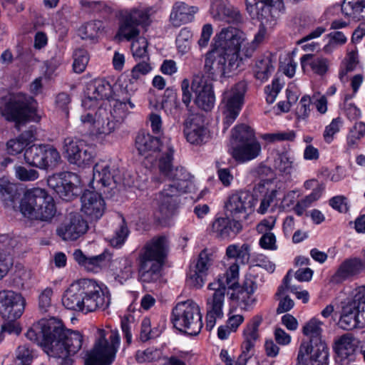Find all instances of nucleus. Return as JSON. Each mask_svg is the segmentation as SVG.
Returning a JSON list of instances; mask_svg holds the SVG:
<instances>
[{
    "mask_svg": "<svg viewBox=\"0 0 365 365\" xmlns=\"http://www.w3.org/2000/svg\"><path fill=\"white\" fill-rule=\"evenodd\" d=\"M74 178L75 175L71 173H61L50 176L47 180V183L59 197L69 201L75 196L76 190H77L72 181Z\"/></svg>",
    "mask_w": 365,
    "mask_h": 365,
    "instance_id": "obj_25",
    "label": "nucleus"
},
{
    "mask_svg": "<svg viewBox=\"0 0 365 365\" xmlns=\"http://www.w3.org/2000/svg\"><path fill=\"white\" fill-rule=\"evenodd\" d=\"M73 58V68L74 71L78 73H82L88 62L87 51L83 49H78L74 52Z\"/></svg>",
    "mask_w": 365,
    "mask_h": 365,
    "instance_id": "obj_59",
    "label": "nucleus"
},
{
    "mask_svg": "<svg viewBox=\"0 0 365 365\" xmlns=\"http://www.w3.org/2000/svg\"><path fill=\"white\" fill-rule=\"evenodd\" d=\"M278 195V190L273 189L267 192L263 198L260 201V204L257 211L261 215H264L269 211V208L271 207L272 211H274V207L277 205V197Z\"/></svg>",
    "mask_w": 365,
    "mask_h": 365,
    "instance_id": "obj_56",
    "label": "nucleus"
},
{
    "mask_svg": "<svg viewBox=\"0 0 365 365\" xmlns=\"http://www.w3.org/2000/svg\"><path fill=\"white\" fill-rule=\"evenodd\" d=\"M365 327V287L356 289L352 301L344 305V330Z\"/></svg>",
    "mask_w": 365,
    "mask_h": 365,
    "instance_id": "obj_15",
    "label": "nucleus"
},
{
    "mask_svg": "<svg viewBox=\"0 0 365 365\" xmlns=\"http://www.w3.org/2000/svg\"><path fill=\"white\" fill-rule=\"evenodd\" d=\"M363 67L359 61V52L355 45L349 46L346 54L344 58V76L350 71L362 70Z\"/></svg>",
    "mask_w": 365,
    "mask_h": 365,
    "instance_id": "obj_43",
    "label": "nucleus"
},
{
    "mask_svg": "<svg viewBox=\"0 0 365 365\" xmlns=\"http://www.w3.org/2000/svg\"><path fill=\"white\" fill-rule=\"evenodd\" d=\"M43 165L42 169L56 167L61 160V156L58 151L53 147L48 145H43Z\"/></svg>",
    "mask_w": 365,
    "mask_h": 365,
    "instance_id": "obj_53",
    "label": "nucleus"
},
{
    "mask_svg": "<svg viewBox=\"0 0 365 365\" xmlns=\"http://www.w3.org/2000/svg\"><path fill=\"white\" fill-rule=\"evenodd\" d=\"M135 147L145 158H154L161 173H167L173 166V145L170 138L159 139L149 133H139L135 138Z\"/></svg>",
    "mask_w": 365,
    "mask_h": 365,
    "instance_id": "obj_8",
    "label": "nucleus"
},
{
    "mask_svg": "<svg viewBox=\"0 0 365 365\" xmlns=\"http://www.w3.org/2000/svg\"><path fill=\"white\" fill-rule=\"evenodd\" d=\"M163 356L160 349L148 348L145 350H138L135 354V359L138 363H146L158 361Z\"/></svg>",
    "mask_w": 365,
    "mask_h": 365,
    "instance_id": "obj_57",
    "label": "nucleus"
},
{
    "mask_svg": "<svg viewBox=\"0 0 365 365\" xmlns=\"http://www.w3.org/2000/svg\"><path fill=\"white\" fill-rule=\"evenodd\" d=\"M232 137L237 143L257 138L254 130L250 126L245 124L236 125L232 131Z\"/></svg>",
    "mask_w": 365,
    "mask_h": 365,
    "instance_id": "obj_54",
    "label": "nucleus"
},
{
    "mask_svg": "<svg viewBox=\"0 0 365 365\" xmlns=\"http://www.w3.org/2000/svg\"><path fill=\"white\" fill-rule=\"evenodd\" d=\"M341 120L339 117L334 118L331 122L325 127L323 137L326 143H330L333 141L334 135L340 130Z\"/></svg>",
    "mask_w": 365,
    "mask_h": 365,
    "instance_id": "obj_62",
    "label": "nucleus"
},
{
    "mask_svg": "<svg viewBox=\"0 0 365 365\" xmlns=\"http://www.w3.org/2000/svg\"><path fill=\"white\" fill-rule=\"evenodd\" d=\"M302 68L304 73L312 70L319 75H323L328 70V61L322 57H315L312 54H305L300 58Z\"/></svg>",
    "mask_w": 365,
    "mask_h": 365,
    "instance_id": "obj_39",
    "label": "nucleus"
},
{
    "mask_svg": "<svg viewBox=\"0 0 365 365\" xmlns=\"http://www.w3.org/2000/svg\"><path fill=\"white\" fill-rule=\"evenodd\" d=\"M210 14L215 21H223L233 24L243 23V17L240 11L227 0H211Z\"/></svg>",
    "mask_w": 365,
    "mask_h": 365,
    "instance_id": "obj_24",
    "label": "nucleus"
},
{
    "mask_svg": "<svg viewBox=\"0 0 365 365\" xmlns=\"http://www.w3.org/2000/svg\"><path fill=\"white\" fill-rule=\"evenodd\" d=\"M114 97V90L110 83L105 79H96L87 88L86 96L82 101L85 108L91 109L98 105V101L107 100L111 101Z\"/></svg>",
    "mask_w": 365,
    "mask_h": 365,
    "instance_id": "obj_22",
    "label": "nucleus"
},
{
    "mask_svg": "<svg viewBox=\"0 0 365 365\" xmlns=\"http://www.w3.org/2000/svg\"><path fill=\"white\" fill-rule=\"evenodd\" d=\"M271 55L263 56L259 58L254 67V74L257 79L264 82L273 73L275 65Z\"/></svg>",
    "mask_w": 365,
    "mask_h": 365,
    "instance_id": "obj_38",
    "label": "nucleus"
},
{
    "mask_svg": "<svg viewBox=\"0 0 365 365\" xmlns=\"http://www.w3.org/2000/svg\"><path fill=\"white\" fill-rule=\"evenodd\" d=\"M110 272L114 279L123 284L130 279L134 272L133 262L128 257H119L111 261Z\"/></svg>",
    "mask_w": 365,
    "mask_h": 365,
    "instance_id": "obj_34",
    "label": "nucleus"
},
{
    "mask_svg": "<svg viewBox=\"0 0 365 365\" xmlns=\"http://www.w3.org/2000/svg\"><path fill=\"white\" fill-rule=\"evenodd\" d=\"M247 10L251 16H264L277 14L282 6L280 0H246Z\"/></svg>",
    "mask_w": 365,
    "mask_h": 365,
    "instance_id": "obj_33",
    "label": "nucleus"
},
{
    "mask_svg": "<svg viewBox=\"0 0 365 365\" xmlns=\"http://www.w3.org/2000/svg\"><path fill=\"white\" fill-rule=\"evenodd\" d=\"M206 275V273H201V272L195 269L188 274L187 282L195 288H201L205 284Z\"/></svg>",
    "mask_w": 365,
    "mask_h": 365,
    "instance_id": "obj_64",
    "label": "nucleus"
},
{
    "mask_svg": "<svg viewBox=\"0 0 365 365\" xmlns=\"http://www.w3.org/2000/svg\"><path fill=\"white\" fill-rule=\"evenodd\" d=\"M16 186L4 179H0V199L5 206L14 207V202L16 197Z\"/></svg>",
    "mask_w": 365,
    "mask_h": 365,
    "instance_id": "obj_47",
    "label": "nucleus"
},
{
    "mask_svg": "<svg viewBox=\"0 0 365 365\" xmlns=\"http://www.w3.org/2000/svg\"><path fill=\"white\" fill-rule=\"evenodd\" d=\"M26 337L41 346L50 357L59 359L61 365H72L71 356L82 347L83 336L66 329L61 322L41 319L34 323L25 334Z\"/></svg>",
    "mask_w": 365,
    "mask_h": 365,
    "instance_id": "obj_3",
    "label": "nucleus"
},
{
    "mask_svg": "<svg viewBox=\"0 0 365 365\" xmlns=\"http://www.w3.org/2000/svg\"><path fill=\"white\" fill-rule=\"evenodd\" d=\"M15 176L21 181H34L38 178L39 173L34 169H27L19 165L14 167Z\"/></svg>",
    "mask_w": 365,
    "mask_h": 365,
    "instance_id": "obj_61",
    "label": "nucleus"
},
{
    "mask_svg": "<svg viewBox=\"0 0 365 365\" xmlns=\"http://www.w3.org/2000/svg\"><path fill=\"white\" fill-rule=\"evenodd\" d=\"M68 309L83 314L105 310L110 304V293L104 284L91 279H81L72 283L62 297Z\"/></svg>",
    "mask_w": 365,
    "mask_h": 365,
    "instance_id": "obj_4",
    "label": "nucleus"
},
{
    "mask_svg": "<svg viewBox=\"0 0 365 365\" xmlns=\"http://www.w3.org/2000/svg\"><path fill=\"white\" fill-rule=\"evenodd\" d=\"M251 246L249 244H232L227 247L222 261L225 272L207 286L212 293L207 299L206 329L212 330L217 319L223 317V306L227 287L234 289L240 276V264L248 263Z\"/></svg>",
    "mask_w": 365,
    "mask_h": 365,
    "instance_id": "obj_2",
    "label": "nucleus"
},
{
    "mask_svg": "<svg viewBox=\"0 0 365 365\" xmlns=\"http://www.w3.org/2000/svg\"><path fill=\"white\" fill-rule=\"evenodd\" d=\"M73 256L78 264L88 272H99L110 262L108 252H103L96 256L87 257L81 250H76Z\"/></svg>",
    "mask_w": 365,
    "mask_h": 365,
    "instance_id": "obj_30",
    "label": "nucleus"
},
{
    "mask_svg": "<svg viewBox=\"0 0 365 365\" xmlns=\"http://www.w3.org/2000/svg\"><path fill=\"white\" fill-rule=\"evenodd\" d=\"M103 28L101 21H93L82 25L78 31L79 36L85 40H94L98 38Z\"/></svg>",
    "mask_w": 365,
    "mask_h": 365,
    "instance_id": "obj_50",
    "label": "nucleus"
},
{
    "mask_svg": "<svg viewBox=\"0 0 365 365\" xmlns=\"http://www.w3.org/2000/svg\"><path fill=\"white\" fill-rule=\"evenodd\" d=\"M148 40L143 36H140L133 40L130 46V50L135 60H144L148 58Z\"/></svg>",
    "mask_w": 365,
    "mask_h": 365,
    "instance_id": "obj_51",
    "label": "nucleus"
},
{
    "mask_svg": "<svg viewBox=\"0 0 365 365\" xmlns=\"http://www.w3.org/2000/svg\"><path fill=\"white\" fill-rule=\"evenodd\" d=\"M138 89V83L130 78L128 81H125L119 86L117 92L114 91V96L123 100L131 101L132 96L135 95Z\"/></svg>",
    "mask_w": 365,
    "mask_h": 365,
    "instance_id": "obj_52",
    "label": "nucleus"
},
{
    "mask_svg": "<svg viewBox=\"0 0 365 365\" xmlns=\"http://www.w3.org/2000/svg\"><path fill=\"white\" fill-rule=\"evenodd\" d=\"M237 285L238 283L232 289L235 292L232 294L231 298L237 300L244 310H250L256 303L254 293L238 288Z\"/></svg>",
    "mask_w": 365,
    "mask_h": 365,
    "instance_id": "obj_48",
    "label": "nucleus"
},
{
    "mask_svg": "<svg viewBox=\"0 0 365 365\" xmlns=\"http://www.w3.org/2000/svg\"><path fill=\"white\" fill-rule=\"evenodd\" d=\"M324 318L331 317V320L336 325H339L342 320V299L337 297L321 312Z\"/></svg>",
    "mask_w": 365,
    "mask_h": 365,
    "instance_id": "obj_44",
    "label": "nucleus"
},
{
    "mask_svg": "<svg viewBox=\"0 0 365 365\" xmlns=\"http://www.w3.org/2000/svg\"><path fill=\"white\" fill-rule=\"evenodd\" d=\"M296 133L294 130L279 131L273 133H265L262 138L267 142L274 143L279 141H294Z\"/></svg>",
    "mask_w": 365,
    "mask_h": 365,
    "instance_id": "obj_58",
    "label": "nucleus"
},
{
    "mask_svg": "<svg viewBox=\"0 0 365 365\" xmlns=\"http://www.w3.org/2000/svg\"><path fill=\"white\" fill-rule=\"evenodd\" d=\"M294 158L287 152H277L273 156V167L281 175L290 176L296 166Z\"/></svg>",
    "mask_w": 365,
    "mask_h": 365,
    "instance_id": "obj_37",
    "label": "nucleus"
},
{
    "mask_svg": "<svg viewBox=\"0 0 365 365\" xmlns=\"http://www.w3.org/2000/svg\"><path fill=\"white\" fill-rule=\"evenodd\" d=\"M0 114L6 120L15 122L16 125L26 120L38 122L41 118L34 99L21 93L1 98Z\"/></svg>",
    "mask_w": 365,
    "mask_h": 365,
    "instance_id": "obj_10",
    "label": "nucleus"
},
{
    "mask_svg": "<svg viewBox=\"0 0 365 365\" xmlns=\"http://www.w3.org/2000/svg\"><path fill=\"white\" fill-rule=\"evenodd\" d=\"M365 270V259L351 257L344 260V280L356 278Z\"/></svg>",
    "mask_w": 365,
    "mask_h": 365,
    "instance_id": "obj_41",
    "label": "nucleus"
},
{
    "mask_svg": "<svg viewBox=\"0 0 365 365\" xmlns=\"http://www.w3.org/2000/svg\"><path fill=\"white\" fill-rule=\"evenodd\" d=\"M344 5L346 15L358 21L365 20V0H344Z\"/></svg>",
    "mask_w": 365,
    "mask_h": 365,
    "instance_id": "obj_46",
    "label": "nucleus"
},
{
    "mask_svg": "<svg viewBox=\"0 0 365 365\" xmlns=\"http://www.w3.org/2000/svg\"><path fill=\"white\" fill-rule=\"evenodd\" d=\"M192 91L195 96V103L204 110H211L215 105V96L212 83L204 75H196L191 84Z\"/></svg>",
    "mask_w": 365,
    "mask_h": 365,
    "instance_id": "obj_21",
    "label": "nucleus"
},
{
    "mask_svg": "<svg viewBox=\"0 0 365 365\" xmlns=\"http://www.w3.org/2000/svg\"><path fill=\"white\" fill-rule=\"evenodd\" d=\"M245 86L244 83H238L222 95L221 104L223 105V130H227L239 115L244 102Z\"/></svg>",
    "mask_w": 365,
    "mask_h": 365,
    "instance_id": "obj_17",
    "label": "nucleus"
},
{
    "mask_svg": "<svg viewBox=\"0 0 365 365\" xmlns=\"http://www.w3.org/2000/svg\"><path fill=\"white\" fill-rule=\"evenodd\" d=\"M43 150H44L43 145H34L27 148L24 153V159L26 163L42 169L43 165H44Z\"/></svg>",
    "mask_w": 365,
    "mask_h": 365,
    "instance_id": "obj_45",
    "label": "nucleus"
},
{
    "mask_svg": "<svg viewBox=\"0 0 365 365\" xmlns=\"http://www.w3.org/2000/svg\"><path fill=\"white\" fill-rule=\"evenodd\" d=\"M80 120L84 130L96 136L110 135L119 125L115 119L110 116L106 106H100L94 115L91 113L82 114Z\"/></svg>",
    "mask_w": 365,
    "mask_h": 365,
    "instance_id": "obj_14",
    "label": "nucleus"
},
{
    "mask_svg": "<svg viewBox=\"0 0 365 365\" xmlns=\"http://www.w3.org/2000/svg\"><path fill=\"white\" fill-rule=\"evenodd\" d=\"M324 190V187L322 185H319L310 194L299 200L293 207V210L296 215L302 216L307 209L310 207L314 202L320 199Z\"/></svg>",
    "mask_w": 365,
    "mask_h": 365,
    "instance_id": "obj_40",
    "label": "nucleus"
},
{
    "mask_svg": "<svg viewBox=\"0 0 365 365\" xmlns=\"http://www.w3.org/2000/svg\"><path fill=\"white\" fill-rule=\"evenodd\" d=\"M87 222L78 213H70L57 228V235L63 240H76L88 230Z\"/></svg>",
    "mask_w": 365,
    "mask_h": 365,
    "instance_id": "obj_23",
    "label": "nucleus"
},
{
    "mask_svg": "<svg viewBox=\"0 0 365 365\" xmlns=\"http://www.w3.org/2000/svg\"><path fill=\"white\" fill-rule=\"evenodd\" d=\"M96 190H86L81 196V211L91 220L101 218L105 210V202L102 192Z\"/></svg>",
    "mask_w": 365,
    "mask_h": 365,
    "instance_id": "obj_26",
    "label": "nucleus"
},
{
    "mask_svg": "<svg viewBox=\"0 0 365 365\" xmlns=\"http://www.w3.org/2000/svg\"><path fill=\"white\" fill-rule=\"evenodd\" d=\"M118 170L109 160H100L93 167V180L91 187L104 195L110 194L115 187Z\"/></svg>",
    "mask_w": 365,
    "mask_h": 365,
    "instance_id": "obj_19",
    "label": "nucleus"
},
{
    "mask_svg": "<svg viewBox=\"0 0 365 365\" xmlns=\"http://www.w3.org/2000/svg\"><path fill=\"white\" fill-rule=\"evenodd\" d=\"M119 332L107 326L98 329L93 349L87 354L85 365H110L120 346Z\"/></svg>",
    "mask_w": 365,
    "mask_h": 365,
    "instance_id": "obj_11",
    "label": "nucleus"
},
{
    "mask_svg": "<svg viewBox=\"0 0 365 365\" xmlns=\"http://www.w3.org/2000/svg\"><path fill=\"white\" fill-rule=\"evenodd\" d=\"M26 302L19 292L10 289L0 291V317L4 319H18L24 312Z\"/></svg>",
    "mask_w": 365,
    "mask_h": 365,
    "instance_id": "obj_20",
    "label": "nucleus"
},
{
    "mask_svg": "<svg viewBox=\"0 0 365 365\" xmlns=\"http://www.w3.org/2000/svg\"><path fill=\"white\" fill-rule=\"evenodd\" d=\"M171 320L177 329L191 336H197L202 327L200 307L192 300L178 303L173 309Z\"/></svg>",
    "mask_w": 365,
    "mask_h": 365,
    "instance_id": "obj_12",
    "label": "nucleus"
},
{
    "mask_svg": "<svg viewBox=\"0 0 365 365\" xmlns=\"http://www.w3.org/2000/svg\"><path fill=\"white\" fill-rule=\"evenodd\" d=\"M128 235V228L123 221L120 227L115 230L113 236L110 240L111 246L117 248L120 247L125 243Z\"/></svg>",
    "mask_w": 365,
    "mask_h": 365,
    "instance_id": "obj_60",
    "label": "nucleus"
},
{
    "mask_svg": "<svg viewBox=\"0 0 365 365\" xmlns=\"http://www.w3.org/2000/svg\"><path fill=\"white\" fill-rule=\"evenodd\" d=\"M262 146L258 140L250 139L237 143L232 149V156L238 163H245L257 158L261 153Z\"/></svg>",
    "mask_w": 365,
    "mask_h": 365,
    "instance_id": "obj_31",
    "label": "nucleus"
},
{
    "mask_svg": "<svg viewBox=\"0 0 365 365\" xmlns=\"http://www.w3.org/2000/svg\"><path fill=\"white\" fill-rule=\"evenodd\" d=\"M63 150L68 161L79 167L89 165L95 156L94 148L77 137L66 138Z\"/></svg>",
    "mask_w": 365,
    "mask_h": 365,
    "instance_id": "obj_18",
    "label": "nucleus"
},
{
    "mask_svg": "<svg viewBox=\"0 0 365 365\" xmlns=\"http://www.w3.org/2000/svg\"><path fill=\"white\" fill-rule=\"evenodd\" d=\"M214 41V48L205 56L203 75L207 78L228 76L250 58L252 49L247 47L245 35L233 26L222 29Z\"/></svg>",
    "mask_w": 365,
    "mask_h": 365,
    "instance_id": "obj_1",
    "label": "nucleus"
},
{
    "mask_svg": "<svg viewBox=\"0 0 365 365\" xmlns=\"http://www.w3.org/2000/svg\"><path fill=\"white\" fill-rule=\"evenodd\" d=\"M162 174L170 182L165 185L154 199L155 208L159 212L158 218H165L173 213L178 205V196L187 191L190 184V175L183 168L172 167L167 173Z\"/></svg>",
    "mask_w": 365,
    "mask_h": 365,
    "instance_id": "obj_6",
    "label": "nucleus"
},
{
    "mask_svg": "<svg viewBox=\"0 0 365 365\" xmlns=\"http://www.w3.org/2000/svg\"><path fill=\"white\" fill-rule=\"evenodd\" d=\"M279 15H277V14H273L272 16H252L253 18H257L261 22L259 30L257 33L255 35L254 39L252 41H249L247 34L242 30L233 26L234 29L238 30L245 35V41L246 43H247V47L252 49V51L250 53V57L252 56L257 46L264 40L269 31H271L277 24V19L279 18Z\"/></svg>",
    "mask_w": 365,
    "mask_h": 365,
    "instance_id": "obj_28",
    "label": "nucleus"
},
{
    "mask_svg": "<svg viewBox=\"0 0 365 365\" xmlns=\"http://www.w3.org/2000/svg\"><path fill=\"white\" fill-rule=\"evenodd\" d=\"M19 209L24 217L41 222H50L56 212L53 197L40 187H33L24 192Z\"/></svg>",
    "mask_w": 365,
    "mask_h": 365,
    "instance_id": "obj_9",
    "label": "nucleus"
},
{
    "mask_svg": "<svg viewBox=\"0 0 365 365\" xmlns=\"http://www.w3.org/2000/svg\"><path fill=\"white\" fill-rule=\"evenodd\" d=\"M359 341L354 336L353 333H344V361L348 363L354 361L359 351Z\"/></svg>",
    "mask_w": 365,
    "mask_h": 365,
    "instance_id": "obj_42",
    "label": "nucleus"
},
{
    "mask_svg": "<svg viewBox=\"0 0 365 365\" xmlns=\"http://www.w3.org/2000/svg\"><path fill=\"white\" fill-rule=\"evenodd\" d=\"M184 135L187 141L192 145L204 143L210 137L209 130L199 115H193L186 120L184 123Z\"/></svg>",
    "mask_w": 365,
    "mask_h": 365,
    "instance_id": "obj_27",
    "label": "nucleus"
},
{
    "mask_svg": "<svg viewBox=\"0 0 365 365\" xmlns=\"http://www.w3.org/2000/svg\"><path fill=\"white\" fill-rule=\"evenodd\" d=\"M365 135V123L356 122L350 128L346 136L348 149H355L359 146L360 140Z\"/></svg>",
    "mask_w": 365,
    "mask_h": 365,
    "instance_id": "obj_49",
    "label": "nucleus"
},
{
    "mask_svg": "<svg viewBox=\"0 0 365 365\" xmlns=\"http://www.w3.org/2000/svg\"><path fill=\"white\" fill-rule=\"evenodd\" d=\"M242 226L239 220L229 216L218 217L212 224V231L221 239L234 237L242 230Z\"/></svg>",
    "mask_w": 365,
    "mask_h": 365,
    "instance_id": "obj_32",
    "label": "nucleus"
},
{
    "mask_svg": "<svg viewBox=\"0 0 365 365\" xmlns=\"http://www.w3.org/2000/svg\"><path fill=\"white\" fill-rule=\"evenodd\" d=\"M198 10L197 6H190L184 1H176L172 6L169 22L174 27L191 23Z\"/></svg>",
    "mask_w": 365,
    "mask_h": 365,
    "instance_id": "obj_29",
    "label": "nucleus"
},
{
    "mask_svg": "<svg viewBox=\"0 0 365 365\" xmlns=\"http://www.w3.org/2000/svg\"><path fill=\"white\" fill-rule=\"evenodd\" d=\"M311 98L308 96H304L299 103L297 108V115L298 119L305 120L307 119L311 112Z\"/></svg>",
    "mask_w": 365,
    "mask_h": 365,
    "instance_id": "obj_63",
    "label": "nucleus"
},
{
    "mask_svg": "<svg viewBox=\"0 0 365 365\" xmlns=\"http://www.w3.org/2000/svg\"><path fill=\"white\" fill-rule=\"evenodd\" d=\"M109 102L110 104L108 112L119 124L130 113V110L135 108V104L132 101L123 100L115 96Z\"/></svg>",
    "mask_w": 365,
    "mask_h": 365,
    "instance_id": "obj_36",
    "label": "nucleus"
},
{
    "mask_svg": "<svg viewBox=\"0 0 365 365\" xmlns=\"http://www.w3.org/2000/svg\"><path fill=\"white\" fill-rule=\"evenodd\" d=\"M323 322L313 317L303 327V334L309 338L302 341L297 358V365H328V349L322 340Z\"/></svg>",
    "mask_w": 365,
    "mask_h": 365,
    "instance_id": "obj_5",
    "label": "nucleus"
},
{
    "mask_svg": "<svg viewBox=\"0 0 365 365\" xmlns=\"http://www.w3.org/2000/svg\"><path fill=\"white\" fill-rule=\"evenodd\" d=\"M155 10L153 7L133 9L120 21L115 38L119 41H133L140 37V26H146L150 23V17Z\"/></svg>",
    "mask_w": 365,
    "mask_h": 365,
    "instance_id": "obj_13",
    "label": "nucleus"
},
{
    "mask_svg": "<svg viewBox=\"0 0 365 365\" xmlns=\"http://www.w3.org/2000/svg\"><path fill=\"white\" fill-rule=\"evenodd\" d=\"M167 254L165 237H155L145 245L139 255V277L143 282L151 283L160 279Z\"/></svg>",
    "mask_w": 365,
    "mask_h": 365,
    "instance_id": "obj_7",
    "label": "nucleus"
},
{
    "mask_svg": "<svg viewBox=\"0 0 365 365\" xmlns=\"http://www.w3.org/2000/svg\"><path fill=\"white\" fill-rule=\"evenodd\" d=\"M192 37V32L190 29L184 27L180 31L175 40L176 46L180 53L185 54L188 51Z\"/></svg>",
    "mask_w": 365,
    "mask_h": 365,
    "instance_id": "obj_55",
    "label": "nucleus"
},
{
    "mask_svg": "<svg viewBox=\"0 0 365 365\" xmlns=\"http://www.w3.org/2000/svg\"><path fill=\"white\" fill-rule=\"evenodd\" d=\"M256 199L250 192L236 190L230 192L225 202V210L227 216L237 220H246L253 212Z\"/></svg>",
    "mask_w": 365,
    "mask_h": 365,
    "instance_id": "obj_16",
    "label": "nucleus"
},
{
    "mask_svg": "<svg viewBox=\"0 0 365 365\" xmlns=\"http://www.w3.org/2000/svg\"><path fill=\"white\" fill-rule=\"evenodd\" d=\"M262 322V315L256 314L247 323L244 328L242 334L245 340L242 348L245 349L247 351H250L259 339V327Z\"/></svg>",
    "mask_w": 365,
    "mask_h": 365,
    "instance_id": "obj_35",
    "label": "nucleus"
}]
</instances>
